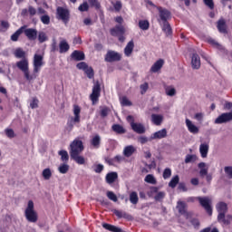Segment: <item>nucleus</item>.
Returning <instances> with one entry per match:
<instances>
[{
	"label": "nucleus",
	"mask_w": 232,
	"mask_h": 232,
	"mask_svg": "<svg viewBox=\"0 0 232 232\" xmlns=\"http://www.w3.org/2000/svg\"><path fill=\"white\" fill-rule=\"evenodd\" d=\"M216 209L218 213V222L223 224V226H229L232 222V216L226 215L227 213V203L221 201L216 205Z\"/></svg>",
	"instance_id": "1"
},
{
	"label": "nucleus",
	"mask_w": 232,
	"mask_h": 232,
	"mask_svg": "<svg viewBox=\"0 0 232 232\" xmlns=\"http://www.w3.org/2000/svg\"><path fill=\"white\" fill-rule=\"evenodd\" d=\"M73 114L74 117H71L70 121L67 122L68 131H72L73 126L81 122V107H79V105H73Z\"/></svg>",
	"instance_id": "2"
},
{
	"label": "nucleus",
	"mask_w": 232,
	"mask_h": 232,
	"mask_svg": "<svg viewBox=\"0 0 232 232\" xmlns=\"http://www.w3.org/2000/svg\"><path fill=\"white\" fill-rule=\"evenodd\" d=\"M16 67L18 70L23 72L26 81H33L34 76L30 75V70L28 67V60L26 58L22 59L16 63Z\"/></svg>",
	"instance_id": "3"
},
{
	"label": "nucleus",
	"mask_w": 232,
	"mask_h": 232,
	"mask_svg": "<svg viewBox=\"0 0 232 232\" xmlns=\"http://www.w3.org/2000/svg\"><path fill=\"white\" fill-rule=\"evenodd\" d=\"M197 200H198L201 208L205 209L208 215L211 217V215H213V207L211 206V204H213V201L211 200V198H209V197H198Z\"/></svg>",
	"instance_id": "4"
},
{
	"label": "nucleus",
	"mask_w": 232,
	"mask_h": 232,
	"mask_svg": "<svg viewBox=\"0 0 232 232\" xmlns=\"http://www.w3.org/2000/svg\"><path fill=\"white\" fill-rule=\"evenodd\" d=\"M25 218L28 222L35 223L37 222V212L34 210V201L29 200L27 208H25Z\"/></svg>",
	"instance_id": "5"
},
{
	"label": "nucleus",
	"mask_w": 232,
	"mask_h": 232,
	"mask_svg": "<svg viewBox=\"0 0 232 232\" xmlns=\"http://www.w3.org/2000/svg\"><path fill=\"white\" fill-rule=\"evenodd\" d=\"M56 17L59 21H63L64 24H68L70 23V10L58 6L56 9Z\"/></svg>",
	"instance_id": "6"
},
{
	"label": "nucleus",
	"mask_w": 232,
	"mask_h": 232,
	"mask_svg": "<svg viewBox=\"0 0 232 232\" xmlns=\"http://www.w3.org/2000/svg\"><path fill=\"white\" fill-rule=\"evenodd\" d=\"M84 151V145L82 144V140H74L70 144V155H81Z\"/></svg>",
	"instance_id": "7"
},
{
	"label": "nucleus",
	"mask_w": 232,
	"mask_h": 232,
	"mask_svg": "<svg viewBox=\"0 0 232 232\" xmlns=\"http://www.w3.org/2000/svg\"><path fill=\"white\" fill-rule=\"evenodd\" d=\"M122 59L121 53L109 50L105 55V63H117Z\"/></svg>",
	"instance_id": "8"
},
{
	"label": "nucleus",
	"mask_w": 232,
	"mask_h": 232,
	"mask_svg": "<svg viewBox=\"0 0 232 232\" xmlns=\"http://www.w3.org/2000/svg\"><path fill=\"white\" fill-rule=\"evenodd\" d=\"M198 168L199 170V176L204 179L206 177L207 182H211L213 180V176L211 174H208V168H206V162H200L198 164Z\"/></svg>",
	"instance_id": "9"
},
{
	"label": "nucleus",
	"mask_w": 232,
	"mask_h": 232,
	"mask_svg": "<svg viewBox=\"0 0 232 232\" xmlns=\"http://www.w3.org/2000/svg\"><path fill=\"white\" fill-rule=\"evenodd\" d=\"M99 97H101V84L97 82L93 88L92 92L90 95V99L92 102V104H95L99 101Z\"/></svg>",
	"instance_id": "10"
},
{
	"label": "nucleus",
	"mask_w": 232,
	"mask_h": 232,
	"mask_svg": "<svg viewBox=\"0 0 232 232\" xmlns=\"http://www.w3.org/2000/svg\"><path fill=\"white\" fill-rule=\"evenodd\" d=\"M231 121L232 112H224L215 120V124H226L227 122H231Z\"/></svg>",
	"instance_id": "11"
},
{
	"label": "nucleus",
	"mask_w": 232,
	"mask_h": 232,
	"mask_svg": "<svg viewBox=\"0 0 232 232\" xmlns=\"http://www.w3.org/2000/svg\"><path fill=\"white\" fill-rule=\"evenodd\" d=\"M157 10L159 11L160 21L162 23H168V19L171 17V13L168 9L160 6H157Z\"/></svg>",
	"instance_id": "12"
},
{
	"label": "nucleus",
	"mask_w": 232,
	"mask_h": 232,
	"mask_svg": "<svg viewBox=\"0 0 232 232\" xmlns=\"http://www.w3.org/2000/svg\"><path fill=\"white\" fill-rule=\"evenodd\" d=\"M24 34L29 41H35V39H37L38 32H37V29L35 28L26 29L25 27V29H24Z\"/></svg>",
	"instance_id": "13"
},
{
	"label": "nucleus",
	"mask_w": 232,
	"mask_h": 232,
	"mask_svg": "<svg viewBox=\"0 0 232 232\" xmlns=\"http://www.w3.org/2000/svg\"><path fill=\"white\" fill-rule=\"evenodd\" d=\"M43 66V55L34 54V72L38 73Z\"/></svg>",
	"instance_id": "14"
},
{
	"label": "nucleus",
	"mask_w": 232,
	"mask_h": 232,
	"mask_svg": "<svg viewBox=\"0 0 232 232\" xmlns=\"http://www.w3.org/2000/svg\"><path fill=\"white\" fill-rule=\"evenodd\" d=\"M191 68L192 70H200V56L197 53L191 55Z\"/></svg>",
	"instance_id": "15"
},
{
	"label": "nucleus",
	"mask_w": 232,
	"mask_h": 232,
	"mask_svg": "<svg viewBox=\"0 0 232 232\" xmlns=\"http://www.w3.org/2000/svg\"><path fill=\"white\" fill-rule=\"evenodd\" d=\"M124 34H126V29L122 24L115 25L114 28L111 29V35L113 37H117V35H124Z\"/></svg>",
	"instance_id": "16"
},
{
	"label": "nucleus",
	"mask_w": 232,
	"mask_h": 232,
	"mask_svg": "<svg viewBox=\"0 0 232 232\" xmlns=\"http://www.w3.org/2000/svg\"><path fill=\"white\" fill-rule=\"evenodd\" d=\"M185 124H186L189 133H192L193 135H197V133H198L200 131L198 127H197V125H194L193 121H191V120H189V119L185 120Z\"/></svg>",
	"instance_id": "17"
},
{
	"label": "nucleus",
	"mask_w": 232,
	"mask_h": 232,
	"mask_svg": "<svg viewBox=\"0 0 232 232\" xmlns=\"http://www.w3.org/2000/svg\"><path fill=\"white\" fill-rule=\"evenodd\" d=\"M168 137V130L166 129H162L160 130H158L154 132L150 136V140H160V139H166Z\"/></svg>",
	"instance_id": "18"
},
{
	"label": "nucleus",
	"mask_w": 232,
	"mask_h": 232,
	"mask_svg": "<svg viewBox=\"0 0 232 232\" xmlns=\"http://www.w3.org/2000/svg\"><path fill=\"white\" fill-rule=\"evenodd\" d=\"M131 130L138 133L139 135H142V133H146V128L142 123H132Z\"/></svg>",
	"instance_id": "19"
},
{
	"label": "nucleus",
	"mask_w": 232,
	"mask_h": 232,
	"mask_svg": "<svg viewBox=\"0 0 232 232\" xmlns=\"http://www.w3.org/2000/svg\"><path fill=\"white\" fill-rule=\"evenodd\" d=\"M25 28H26V25L21 26L15 33H14L11 35V41H13V43H17V41H19V36L22 34H24Z\"/></svg>",
	"instance_id": "20"
},
{
	"label": "nucleus",
	"mask_w": 232,
	"mask_h": 232,
	"mask_svg": "<svg viewBox=\"0 0 232 232\" xmlns=\"http://www.w3.org/2000/svg\"><path fill=\"white\" fill-rule=\"evenodd\" d=\"M118 179L119 174H117V172H109L105 177L107 184H113V182H115V180H117Z\"/></svg>",
	"instance_id": "21"
},
{
	"label": "nucleus",
	"mask_w": 232,
	"mask_h": 232,
	"mask_svg": "<svg viewBox=\"0 0 232 232\" xmlns=\"http://www.w3.org/2000/svg\"><path fill=\"white\" fill-rule=\"evenodd\" d=\"M133 48H135V43H133V40H130L124 48L126 57H130L133 53Z\"/></svg>",
	"instance_id": "22"
},
{
	"label": "nucleus",
	"mask_w": 232,
	"mask_h": 232,
	"mask_svg": "<svg viewBox=\"0 0 232 232\" xmlns=\"http://www.w3.org/2000/svg\"><path fill=\"white\" fill-rule=\"evenodd\" d=\"M71 57L73 59V61H84L85 59L84 53L81 51H73Z\"/></svg>",
	"instance_id": "23"
},
{
	"label": "nucleus",
	"mask_w": 232,
	"mask_h": 232,
	"mask_svg": "<svg viewBox=\"0 0 232 232\" xmlns=\"http://www.w3.org/2000/svg\"><path fill=\"white\" fill-rule=\"evenodd\" d=\"M162 66H164V60L160 59L151 66L150 72H152V73H157Z\"/></svg>",
	"instance_id": "24"
},
{
	"label": "nucleus",
	"mask_w": 232,
	"mask_h": 232,
	"mask_svg": "<svg viewBox=\"0 0 232 232\" xmlns=\"http://www.w3.org/2000/svg\"><path fill=\"white\" fill-rule=\"evenodd\" d=\"M70 50V44L66 40H63L59 44V52L60 53H66Z\"/></svg>",
	"instance_id": "25"
},
{
	"label": "nucleus",
	"mask_w": 232,
	"mask_h": 232,
	"mask_svg": "<svg viewBox=\"0 0 232 232\" xmlns=\"http://www.w3.org/2000/svg\"><path fill=\"white\" fill-rule=\"evenodd\" d=\"M70 157L72 160H74V162H76V164L82 165L86 162V160L84 157L81 156V154H72Z\"/></svg>",
	"instance_id": "26"
},
{
	"label": "nucleus",
	"mask_w": 232,
	"mask_h": 232,
	"mask_svg": "<svg viewBox=\"0 0 232 232\" xmlns=\"http://www.w3.org/2000/svg\"><path fill=\"white\" fill-rule=\"evenodd\" d=\"M111 130L115 133H118V135H124V133H126V129H124V127L121 124H113L111 126Z\"/></svg>",
	"instance_id": "27"
},
{
	"label": "nucleus",
	"mask_w": 232,
	"mask_h": 232,
	"mask_svg": "<svg viewBox=\"0 0 232 232\" xmlns=\"http://www.w3.org/2000/svg\"><path fill=\"white\" fill-rule=\"evenodd\" d=\"M135 151H137L135 147H133L132 145H129L124 148L123 155L124 157H131V155H133Z\"/></svg>",
	"instance_id": "28"
},
{
	"label": "nucleus",
	"mask_w": 232,
	"mask_h": 232,
	"mask_svg": "<svg viewBox=\"0 0 232 232\" xmlns=\"http://www.w3.org/2000/svg\"><path fill=\"white\" fill-rule=\"evenodd\" d=\"M209 151V145L208 144H201L199 146V153L202 159H206L208 157V152Z\"/></svg>",
	"instance_id": "29"
},
{
	"label": "nucleus",
	"mask_w": 232,
	"mask_h": 232,
	"mask_svg": "<svg viewBox=\"0 0 232 232\" xmlns=\"http://www.w3.org/2000/svg\"><path fill=\"white\" fill-rule=\"evenodd\" d=\"M151 119H152V122L156 126H160V124H162V121H164V117H162V115L160 114H152Z\"/></svg>",
	"instance_id": "30"
},
{
	"label": "nucleus",
	"mask_w": 232,
	"mask_h": 232,
	"mask_svg": "<svg viewBox=\"0 0 232 232\" xmlns=\"http://www.w3.org/2000/svg\"><path fill=\"white\" fill-rule=\"evenodd\" d=\"M102 227H104V229H107V231L122 232L121 228H119V227L113 226V225L107 224V223H103Z\"/></svg>",
	"instance_id": "31"
},
{
	"label": "nucleus",
	"mask_w": 232,
	"mask_h": 232,
	"mask_svg": "<svg viewBox=\"0 0 232 232\" xmlns=\"http://www.w3.org/2000/svg\"><path fill=\"white\" fill-rule=\"evenodd\" d=\"M91 144L94 148L98 149L101 146V136L99 134H96L92 139L91 140Z\"/></svg>",
	"instance_id": "32"
},
{
	"label": "nucleus",
	"mask_w": 232,
	"mask_h": 232,
	"mask_svg": "<svg viewBox=\"0 0 232 232\" xmlns=\"http://www.w3.org/2000/svg\"><path fill=\"white\" fill-rule=\"evenodd\" d=\"M162 31L164 32V34H166V35H171V34H173L171 25L169 22H163Z\"/></svg>",
	"instance_id": "33"
},
{
	"label": "nucleus",
	"mask_w": 232,
	"mask_h": 232,
	"mask_svg": "<svg viewBox=\"0 0 232 232\" xmlns=\"http://www.w3.org/2000/svg\"><path fill=\"white\" fill-rule=\"evenodd\" d=\"M218 30L220 34H227V29L226 28V21L219 20L218 22Z\"/></svg>",
	"instance_id": "34"
},
{
	"label": "nucleus",
	"mask_w": 232,
	"mask_h": 232,
	"mask_svg": "<svg viewBox=\"0 0 232 232\" xmlns=\"http://www.w3.org/2000/svg\"><path fill=\"white\" fill-rule=\"evenodd\" d=\"M179 181L180 178L179 177V175L174 176L169 182V188H172V189L177 188V184H179Z\"/></svg>",
	"instance_id": "35"
},
{
	"label": "nucleus",
	"mask_w": 232,
	"mask_h": 232,
	"mask_svg": "<svg viewBox=\"0 0 232 232\" xmlns=\"http://www.w3.org/2000/svg\"><path fill=\"white\" fill-rule=\"evenodd\" d=\"M37 39L41 44L46 43L48 41V35L44 31H40L37 34Z\"/></svg>",
	"instance_id": "36"
},
{
	"label": "nucleus",
	"mask_w": 232,
	"mask_h": 232,
	"mask_svg": "<svg viewBox=\"0 0 232 232\" xmlns=\"http://www.w3.org/2000/svg\"><path fill=\"white\" fill-rule=\"evenodd\" d=\"M112 213H114V215H116V217H118L119 218H130V215H128V213L122 212L118 209H112Z\"/></svg>",
	"instance_id": "37"
},
{
	"label": "nucleus",
	"mask_w": 232,
	"mask_h": 232,
	"mask_svg": "<svg viewBox=\"0 0 232 232\" xmlns=\"http://www.w3.org/2000/svg\"><path fill=\"white\" fill-rule=\"evenodd\" d=\"M139 28L140 30H150V22L148 20H140L139 21Z\"/></svg>",
	"instance_id": "38"
},
{
	"label": "nucleus",
	"mask_w": 232,
	"mask_h": 232,
	"mask_svg": "<svg viewBox=\"0 0 232 232\" xmlns=\"http://www.w3.org/2000/svg\"><path fill=\"white\" fill-rule=\"evenodd\" d=\"M59 173H62V175H66L67 171H70V165L63 163L61 164L58 168Z\"/></svg>",
	"instance_id": "39"
},
{
	"label": "nucleus",
	"mask_w": 232,
	"mask_h": 232,
	"mask_svg": "<svg viewBox=\"0 0 232 232\" xmlns=\"http://www.w3.org/2000/svg\"><path fill=\"white\" fill-rule=\"evenodd\" d=\"M58 155H60L61 160H63V162H68V160H70V156L66 150H60Z\"/></svg>",
	"instance_id": "40"
},
{
	"label": "nucleus",
	"mask_w": 232,
	"mask_h": 232,
	"mask_svg": "<svg viewBox=\"0 0 232 232\" xmlns=\"http://www.w3.org/2000/svg\"><path fill=\"white\" fill-rule=\"evenodd\" d=\"M42 176L44 180H50V179H52V169H50V168L44 169L42 172Z\"/></svg>",
	"instance_id": "41"
},
{
	"label": "nucleus",
	"mask_w": 232,
	"mask_h": 232,
	"mask_svg": "<svg viewBox=\"0 0 232 232\" xmlns=\"http://www.w3.org/2000/svg\"><path fill=\"white\" fill-rule=\"evenodd\" d=\"M130 202L134 205L139 204V195L137 192H131L130 194Z\"/></svg>",
	"instance_id": "42"
},
{
	"label": "nucleus",
	"mask_w": 232,
	"mask_h": 232,
	"mask_svg": "<svg viewBox=\"0 0 232 232\" xmlns=\"http://www.w3.org/2000/svg\"><path fill=\"white\" fill-rule=\"evenodd\" d=\"M177 209L179 210V213H180V215L186 213V203H184L183 201H179L177 205Z\"/></svg>",
	"instance_id": "43"
},
{
	"label": "nucleus",
	"mask_w": 232,
	"mask_h": 232,
	"mask_svg": "<svg viewBox=\"0 0 232 232\" xmlns=\"http://www.w3.org/2000/svg\"><path fill=\"white\" fill-rule=\"evenodd\" d=\"M165 93L169 97H175V95H177V90H175L173 87H167L165 89Z\"/></svg>",
	"instance_id": "44"
},
{
	"label": "nucleus",
	"mask_w": 232,
	"mask_h": 232,
	"mask_svg": "<svg viewBox=\"0 0 232 232\" xmlns=\"http://www.w3.org/2000/svg\"><path fill=\"white\" fill-rule=\"evenodd\" d=\"M26 53H24L22 48H17L14 51V57H16V59H23Z\"/></svg>",
	"instance_id": "45"
},
{
	"label": "nucleus",
	"mask_w": 232,
	"mask_h": 232,
	"mask_svg": "<svg viewBox=\"0 0 232 232\" xmlns=\"http://www.w3.org/2000/svg\"><path fill=\"white\" fill-rule=\"evenodd\" d=\"M145 182H147L148 184H157V179H155V177L151 174H148L145 177Z\"/></svg>",
	"instance_id": "46"
},
{
	"label": "nucleus",
	"mask_w": 232,
	"mask_h": 232,
	"mask_svg": "<svg viewBox=\"0 0 232 232\" xmlns=\"http://www.w3.org/2000/svg\"><path fill=\"white\" fill-rule=\"evenodd\" d=\"M197 160V155L188 154L185 158V164H189L190 162H195Z\"/></svg>",
	"instance_id": "47"
},
{
	"label": "nucleus",
	"mask_w": 232,
	"mask_h": 232,
	"mask_svg": "<svg viewBox=\"0 0 232 232\" xmlns=\"http://www.w3.org/2000/svg\"><path fill=\"white\" fill-rule=\"evenodd\" d=\"M110 114V108L108 107H102L101 111H100V115L102 119L108 117V115Z\"/></svg>",
	"instance_id": "48"
},
{
	"label": "nucleus",
	"mask_w": 232,
	"mask_h": 232,
	"mask_svg": "<svg viewBox=\"0 0 232 232\" xmlns=\"http://www.w3.org/2000/svg\"><path fill=\"white\" fill-rule=\"evenodd\" d=\"M140 94L144 95L146 92H148V90L150 89V84L148 82H144L143 84L140 85Z\"/></svg>",
	"instance_id": "49"
},
{
	"label": "nucleus",
	"mask_w": 232,
	"mask_h": 232,
	"mask_svg": "<svg viewBox=\"0 0 232 232\" xmlns=\"http://www.w3.org/2000/svg\"><path fill=\"white\" fill-rule=\"evenodd\" d=\"M164 197H166V192H158L154 197V200H156V202H161V200L164 199Z\"/></svg>",
	"instance_id": "50"
},
{
	"label": "nucleus",
	"mask_w": 232,
	"mask_h": 232,
	"mask_svg": "<svg viewBox=\"0 0 232 232\" xmlns=\"http://www.w3.org/2000/svg\"><path fill=\"white\" fill-rule=\"evenodd\" d=\"M203 3L205 6H208V8H209V10L215 9V2H213V0H203Z\"/></svg>",
	"instance_id": "51"
},
{
	"label": "nucleus",
	"mask_w": 232,
	"mask_h": 232,
	"mask_svg": "<svg viewBox=\"0 0 232 232\" xmlns=\"http://www.w3.org/2000/svg\"><path fill=\"white\" fill-rule=\"evenodd\" d=\"M107 198L109 200H112V202H117V195L113 193L112 191H107Z\"/></svg>",
	"instance_id": "52"
},
{
	"label": "nucleus",
	"mask_w": 232,
	"mask_h": 232,
	"mask_svg": "<svg viewBox=\"0 0 232 232\" xmlns=\"http://www.w3.org/2000/svg\"><path fill=\"white\" fill-rule=\"evenodd\" d=\"M90 8V5H88V2H84L83 4H82L79 7L78 10L80 12H88Z\"/></svg>",
	"instance_id": "53"
},
{
	"label": "nucleus",
	"mask_w": 232,
	"mask_h": 232,
	"mask_svg": "<svg viewBox=\"0 0 232 232\" xmlns=\"http://www.w3.org/2000/svg\"><path fill=\"white\" fill-rule=\"evenodd\" d=\"M84 72L86 73V75H87V77H88L89 79H93V75H94V73H93V68H92V67H87V68L85 69Z\"/></svg>",
	"instance_id": "54"
},
{
	"label": "nucleus",
	"mask_w": 232,
	"mask_h": 232,
	"mask_svg": "<svg viewBox=\"0 0 232 232\" xmlns=\"http://www.w3.org/2000/svg\"><path fill=\"white\" fill-rule=\"evenodd\" d=\"M40 21H42L43 24H50V15L44 14L40 17Z\"/></svg>",
	"instance_id": "55"
},
{
	"label": "nucleus",
	"mask_w": 232,
	"mask_h": 232,
	"mask_svg": "<svg viewBox=\"0 0 232 232\" xmlns=\"http://www.w3.org/2000/svg\"><path fill=\"white\" fill-rule=\"evenodd\" d=\"M5 132L6 137H8V139H14V137H15V133L14 132V130H12V129H5Z\"/></svg>",
	"instance_id": "56"
},
{
	"label": "nucleus",
	"mask_w": 232,
	"mask_h": 232,
	"mask_svg": "<svg viewBox=\"0 0 232 232\" xmlns=\"http://www.w3.org/2000/svg\"><path fill=\"white\" fill-rule=\"evenodd\" d=\"M90 6H92L96 8V10H99L101 8V4H99V1L97 0H89Z\"/></svg>",
	"instance_id": "57"
},
{
	"label": "nucleus",
	"mask_w": 232,
	"mask_h": 232,
	"mask_svg": "<svg viewBox=\"0 0 232 232\" xmlns=\"http://www.w3.org/2000/svg\"><path fill=\"white\" fill-rule=\"evenodd\" d=\"M30 108H32V110L39 108V100H37V98H33V101L30 103Z\"/></svg>",
	"instance_id": "58"
},
{
	"label": "nucleus",
	"mask_w": 232,
	"mask_h": 232,
	"mask_svg": "<svg viewBox=\"0 0 232 232\" xmlns=\"http://www.w3.org/2000/svg\"><path fill=\"white\" fill-rule=\"evenodd\" d=\"M171 177V169L167 168L163 171V179L166 180Z\"/></svg>",
	"instance_id": "59"
},
{
	"label": "nucleus",
	"mask_w": 232,
	"mask_h": 232,
	"mask_svg": "<svg viewBox=\"0 0 232 232\" xmlns=\"http://www.w3.org/2000/svg\"><path fill=\"white\" fill-rule=\"evenodd\" d=\"M113 7L115 12H121V10H122V3L121 1H116V3L113 4Z\"/></svg>",
	"instance_id": "60"
},
{
	"label": "nucleus",
	"mask_w": 232,
	"mask_h": 232,
	"mask_svg": "<svg viewBox=\"0 0 232 232\" xmlns=\"http://www.w3.org/2000/svg\"><path fill=\"white\" fill-rule=\"evenodd\" d=\"M224 171L226 175L228 177V179H232V167L227 166L224 168Z\"/></svg>",
	"instance_id": "61"
},
{
	"label": "nucleus",
	"mask_w": 232,
	"mask_h": 232,
	"mask_svg": "<svg viewBox=\"0 0 232 232\" xmlns=\"http://www.w3.org/2000/svg\"><path fill=\"white\" fill-rule=\"evenodd\" d=\"M121 106H131V102L127 97H122L121 101Z\"/></svg>",
	"instance_id": "62"
},
{
	"label": "nucleus",
	"mask_w": 232,
	"mask_h": 232,
	"mask_svg": "<svg viewBox=\"0 0 232 232\" xmlns=\"http://www.w3.org/2000/svg\"><path fill=\"white\" fill-rule=\"evenodd\" d=\"M87 67H88V64L84 62H81L76 65V68H78V70H83V72H85Z\"/></svg>",
	"instance_id": "63"
},
{
	"label": "nucleus",
	"mask_w": 232,
	"mask_h": 232,
	"mask_svg": "<svg viewBox=\"0 0 232 232\" xmlns=\"http://www.w3.org/2000/svg\"><path fill=\"white\" fill-rule=\"evenodd\" d=\"M190 224H192L194 227H200V221H198V218L190 219Z\"/></svg>",
	"instance_id": "64"
}]
</instances>
